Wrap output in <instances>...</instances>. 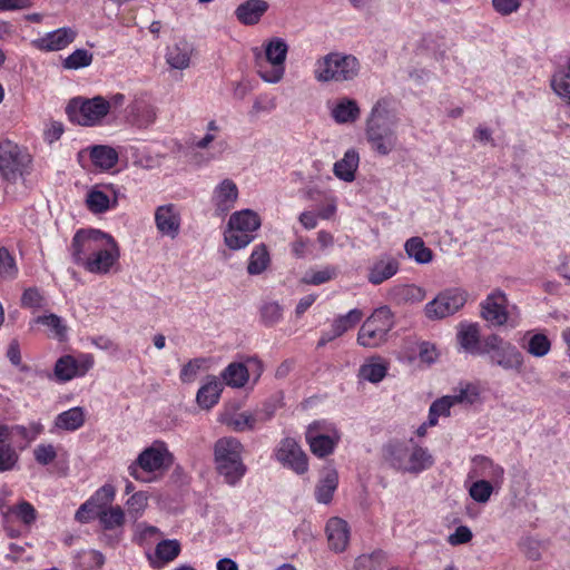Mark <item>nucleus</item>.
<instances>
[{
	"instance_id": "nucleus-1",
	"label": "nucleus",
	"mask_w": 570,
	"mask_h": 570,
	"mask_svg": "<svg viewBox=\"0 0 570 570\" xmlns=\"http://www.w3.org/2000/svg\"><path fill=\"white\" fill-rule=\"evenodd\" d=\"M73 262L97 275L110 273L118 263L120 250L115 238L100 229H79L70 246Z\"/></svg>"
},
{
	"instance_id": "nucleus-34",
	"label": "nucleus",
	"mask_w": 570,
	"mask_h": 570,
	"mask_svg": "<svg viewBox=\"0 0 570 570\" xmlns=\"http://www.w3.org/2000/svg\"><path fill=\"white\" fill-rule=\"evenodd\" d=\"M222 391V383L215 376H210L198 390L196 401L200 407L210 409L218 402Z\"/></svg>"
},
{
	"instance_id": "nucleus-60",
	"label": "nucleus",
	"mask_w": 570,
	"mask_h": 570,
	"mask_svg": "<svg viewBox=\"0 0 570 570\" xmlns=\"http://www.w3.org/2000/svg\"><path fill=\"white\" fill-rule=\"evenodd\" d=\"M7 357L10 363L19 368L20 372L28 373L31 371L30 366L22 363L20 345L17 340H12L7 350Z\"/></svg>"
},
{
	"instance_id": "nucleus-57",
	"label": "nucleus",
	"mask_w": 570,
	"mask_h": 570,
	"mask_svg": "<svg viewBox=\"0 0 570 570\" xmlns=\"http://www.w3.org/2000/svg\"><path fill=\"white\" fill-rule=\"evenodd\" d=\"M277 107L276 97L269 95H259L255 98L252 106L250 115L258 116L263 112H272Z\"/></svg>"
},
{
	"instance_id": "nucleus-41",
	"label": "nucleus",
	"mask_w": 570,
	"mask_h": 570,
	"mask_svg": "<svg viewBox=\"0 0 570 570\" xmlns=\"http://www.w3.org/2000/svg\"><path fill=\"white\" fill-rule=\"evenodd\" d=\"M116 495V489L112 484H104L88 500L87 505H92L97 512L110 507Z\"/></svg>"
},
{
	"instance_id": "nucleus-45",
	"label": "nucleus",
	"mask_w": 570,
	"mask_h": 570,
	"mask_svg": "<svg viewBox=\"0 0 570 570\" xmlns=\"http://www.w3.org/2000/svg\"><path fill=\"white\" fill-rule=\"evenodd\" d=\"M94 56L86 49H76L62 61V67L68 70H77L91 65Z\"/></svg>"
},
{
	"instance_id": "nucleus-37",
	"label": "nucleus",
	"mask_w": 570,
	"mask_h": 570,
	"mask_svg": "<svg viewBox=\"0 0 570 570\" xmlns=\"http://www.w3.org/2000/svg\"><path fill=\"white\" fill-rule=\"evenodd\" d=\"M387 373V364L381 358H371L358 371V376L371 383L381 382Z\"/></svg>"
},
{
	"instance_id": "nucleus-16",
	"label": "nucleus",
	"mask_w": 570,
	"mask_h": 570,
	"mask_svg": "<svg viewBox=\"0 0 570 570\" xmlns=\"http://www.w3.org/2000/svg\"><path fill=\"white\" fill-rule=\"evenodd\" d=\"M274 454L283 466L293 470L297 474H304L308 470L307 455L293 438L283 439L276 446Z\"/></svg>"
},
{
	"instance_id": "nucleus-27",
	"label": "nucleus",
	"mask_w": 570,
	"mask_h": 570,
	"mask_svg": "<svg viewBox=\"0 0 570 570\" xmlns=\"http://www.w3.org/2000/svg\"><path fill=\"white\" fill-rule=\"evenodd\" d=\"M180 543L178 540H161L154 553H148L147 558L154 569H161L167 563L174 561L180 553Z\"/></svg>"
},
{
	"instance_id": "nucleus-38",
	"label": "nucleus",
	"mask_w": 570,
	"mask_h": 570,
	"mask_svg": "<svg viewBox=\"0 0 570 570\" xmlns=\"http://www.w3.org/2000/svg\"><path fill=\"white\" fill-rule=\"evenodd\" d=\"M406 255L417 264H428L433 259L432 250L425 246L421 237H412L404 244Z\"/></svg>"
},
{
	"instance_id": "nucleus-6",
	"label": "nucleus",
	"mask_w": 570,
	"mask_h": 570,
	"mask_svg": "<svg viewBox=\"0 0 570 570\" xmlns=\"http://www.w3.org/2000/svg\"><path fill=\"white\" fill-rule=\"evenodd\" d=\"M385 461L395 470L407 473H419L434 463L428 449L414 443H390L384 449Z\"/></svg>"
},
{
	"instance_id": "nucleus-13",
	"label": "nucleus",
	"mask_w": 570,
	"mask_h": 570,
	"mask_svg": "<svg viewBox=\"0 0 570 570\" xmlns=\"http://www.w3.org/2000/svg\"><path fill=\"white\" fill-rule=\"evenodd\" d=\"M30 155L12 140H0V175L8 181H16L30 164Z\"/></svg>"
},
{
	"instance_id": "nucleus-28",
	"label": "nucleus",
	"mask_w": 570,
	"mask_h": 570,
	"mask_svg": "<svg viewBox=\"0 0 570 570\" xmlns=\"http://www.w3.org/2000/svg\"><path fill=\"white\" fill-rule=\"evenodd\" d=\"M117 205V197L112 190L104 189L101 187H92L86 196V206L94 214H102L107 210L115 208Z\"/></svg>"
},
{
	"instance_id": "nucleus-26",
	"label": "nucleus",
	"mask_w": 570,
	"mask_h": 570,
	"mask_svg": "<svg viewBox=\"0 0 570 570\" xmlns=\"http://www.w3.org/2000/svg\"><path fill=\"white\" fill-rule=\"evenodd\" d=\"M269 4L265 0H246L235 9L236 19L244 26L257 24L267 12Z\"/></svg>"
},
{
	"instance_id": "nucleus-15",
	"label": "nucleus",
	"mask_w": 570,
	"mask_h": 570,
	"mask_svg": "<svg viewBox=\"0 0 570 570\" xmlns=\"http://www.w3.org/2000/svg\"><path fill=\"white\" fill-rule=\"evenodd\" d=\"M468 293L459 287L448 288L438 294L424 307L425 316L430 320H441L459 312L466 303Z\"/></svg>"
},
{
	"instance_id": "nucleus-48",
	"label": "nucleus",
	"mask_w": 570,
	"mask_h": 570,
	"mask_svg": "<svg viewBox=\"0 0 570 570\" xmlns=\"http://www.w3.org/2000/svg\"><path fill=\"white\" fill-rule=\"evenodd\" d=\"M394 294L405 303H419L425 297V291L414 284L401 285L394 288Z\"/></svg>"
},
{
	"instance_id": "nucleus-9",
	"label": "nucleus",
	"mask_w": 570,
	"mask_h": 570,
	"mask_svg": "<svg viewBox=\"0 0 570 570\" xmlns=\"http://www.w3.org/2000/svg\"><path fill=\"white\" fill-rule=\"evenodd\" d=\"M393 326L394 320L390 307L381 306L362 324L357 334V343L364 347H379L387 341V334Z\"/></svg>"
},
{
	"instance_id": "nucleus-47",
	"label": "nucleus",
	"mask_w": 570,
	"mask_h": 570,
	"mask_svg": "<svg viewBox=\"0 0 570 570\" xmlns=\"http://www.w3.org/2000/svg\"><path fill=\"white\" fill-rule=\"evenodd\" d=\"M337 275V268L334 266H325L321 269H309L303 277V282L308 285L324 284Z\"/></svg>"
},
{
	"instance_id": "nucleus-62",
	"label": "nucleus",
	"mask_w": 570,
	"mask_h": 570,
	"mask_svg": "<svg viewBox=\"0 0 570 570\" xmlns=\"http://www.w3.org/2000/svg\"><path fill=\"white\" fill-rule=\"evenodd\" d=\"M148 504V497L145 492L134 493L127 501L128 512L134 513L135 517L140 515Z\"/></svg>"
},
{
	"instance_id": "nucleus-55",
	"label": "nucleus",
	"mask_w": 570,
	"mask_h": 570,
	"mask_svg": "<svg viewBox=\"0 0 570 570\" xmlns=\"http://www.w3.org/2000/svg\"><path fill=\"white\" fill-rule=\"evenodd\" d=\"M35 323L48 326L55 336L59 338H62L66 335L67 327L65 326L62 318L56 314L38 316L35 318Z\"/></svg>"
},
{
	"instance_id": "nucleus-20",
	"label": "nucleus",
	"mask_w": 570,
	"mask_h": 570,
	"mask_svg": "<svg viewBox=\"0 0 570 570\" xmlns=\"http://www.w3.org/2000/svg\"><path fill=\"white\" fill-rule=\"evenodd\" d=\"M155 225L159 234L175 239L181 225L179 208L175 204L158 206L155 210Z\"/></svg>"
},
{
	"instance_id": "nucleus-56",
	"label": "nucleus",
	"mask_w": 570,
	"mask_h": 570,
	"mask_svg": "<svg viewBox=\"0 0 570 570\" xmlns=\"http://www.w3.org/2000/svg\"><path fill=\"white\" fill-rule=\"evenodd\" d=\"M10 514H14L26 525L32 524L37 519L36 509L27 501H21L16 507H11Z\"/></svg>"
},
{
	"instance_id": "nucleus-11",
	"label": "nucleus",
	"mask_w": 570,
	"mask_h": 570,
	"mask_svg": "<svg viewBox=\"0 0 570 570\" xmlns=\"http://www.w3.org/2000/svg\"><path fill=\"white\" fill-rule=\"evenodd\" d=\"M305 439L314 455L325 458L334 452L341 441V433L335 424L325 420H318L307 426Z\"/></svg>"
},
{
	"instance_id": "nucleus-64",
	"label": "nucleus",
	"mask_w": 570,
	"mask_h": 570,
	"mask_svg": "<svg viewBox=\"0 0 570 570\" xmlns=\"http://www.w3.org/2000/svg\"><path fill=\"white\" fill-rule=\"evenodd\" d=\"M472 532L465 525H460L455 531L449 535L448 542L452 546L464 544L471 541Z\"/></svg>"
},
{
	"instance_id": "nucleus-54",
	"label": "nucleus",
	"mask_w": 570,
	"mask_h": 570,
	"mask_svg": "<svg viewBox=\"0 0 570 570\" xmlns=\"http://www.w3.org/2000/svg\"><path fill=\"white\" fill-rule=\"evenodd\" d=\"M17 273L18 268L13 256L6 247H0V277L12 279Z\"/></svg>"
},
{
	"instance_id": "nucleus-24",
	"label": "nucleus",
	"mask_w": 570,
	"mask_h": 570,
	"mask_svg": "<svg viewBox=\"0 0 570 570\" xmlns=\"http://www.w3.org/2000/svg\"><path fill=\"white\" fill-rule=\"evenodd\" d=\"M330 549L335 552H343L350 541V527L347 522L338 517L331 518L325 527Z\"/></svg>"
},
{
	"instance_id": "nucleus-30",
	"label": "nucleus",
	"mask_w": 570,
	"mask_h": 570,
	"mask_svg": "<svg viewBox=\"0 0 570 570\" xmlns=\"http://www.w3.org/2000/svg\"><path fill=\"white\" fill-rule=\"evenodd\" d=\"M458 341L465 352L483 355V340L480 342V327L476 323L461 324Z\"/></svg>"
},
{
	"instance_id": "nucleus-8",
	"label": "nucleus",
	"mask_w": 570,
	"mask_h": 570,
	"mask_svg": "<svg viewBox=\"0 0 570 570\" xmlns=\"http://www.w3.org/2000/svg\"><path fill=\"white\" fill-rule=\"evenodd\" d=\"M261 227L259 216L250 210L235 212L228 219L224 232V242L232 250L245 248L255 239V233Z\"/></svg>"
},
{
	"instance_id": "nucleus-18",
	"label": "nucleus",
	"mask_w": 570,
	"mask_h": 570,
	"mask_svg": "<svg viewBox=\"0 0 570 570\" xmlns=\"http://www.w3.org/2000/svg\"><path fill=\"white\" fill-rule=\"evenodd\" d=\"M94 366V356L90 354L63 355L55 364V376L59 382H68L81 377Z\"/></svg>"
},
{
	"instance_id": "nucleus-14",
	"label": "nucleus",
	"mask_w": 570,
	"mask_h": 570,
	"mask_svg": "<svg viewBox=\"0 0 570 570\" xmlns=\"http://www.w3.org/2000/svg\"><path fill=\"white\" fill-rule=\"evenodd\" d=\"M170 460V454L163 443H155L144 450L129 468V474L137 481L149 482L150 478L145 473H153L161 470Z\"/></svg>"
},
{
	"instance_id": "nucleus-5",
	"label": "nucleus",
	"mask_w": 570,
	"mask_h": 570,
	"mask_svg": "<svg viewBox=\"0 0 570 570\" xmlns=\"http://www.w3.org/2000/svg\"><path fill=\"white\" fill-rule=\"evenodd\" d=\"M395 122L391 119L384 101H377L366 120V138L371 148L381 156L392 153L397 146Z\"/></svg>"
},
{
	"instance_id": "nucleus-49",
	"label": "nucleus",
	"mask_w": 570,
	"mask_h": 570,
	"mask_svg": "<svg viewBox=\"0 0 570 570\" xmlns=\"http://www.w3.org/2000/svg\"><path fill=\"white\" fill-rule=\"evenodd\" d=\"M493 493V483L481 479L473 482L469 488L470 497L478 503H487Z\"/></svg>"
},
{
	"instance_id": "nucleus-40",
	"label": "nucleus",
	"mask_w": 570,
	"mask_h": 570,
	"mask_svg": "<svg viewBox=\"0 0 570 570\" xmlns=\"http://www.w3.org/2000/svg\"><path fill=\"white\" fill-rule=\"evenodd\" d=\"M553 91L570 105V59L563 70L557 71L551 79Z\"/></svg>"
},
{
	"instance_id": "nucleus-52",
	"label": "nucleus",
	"mask_w": 570,
	"mask_h": 570,
	"mask_svg": "<svg viewBox=\"0 0 570 570\" xmlns=\"http://www.w3.org/2000/svg\"><path fill=\"white\" fill-rule=\"evenodd\" d=\"M550 348L549 338L544 334L538 333L529 340L527 351L534 357H543L550 352Z\"/></svg>"
},
{
	"instance_id": "nucleus-4",
	"label": "nucleus",
	"mask_w": 570,
	"mask_h": 570,
	"mask_svg": "<svg viewBox=\"0 0 570 570\" xmlns=\"http://www.w3.org/2000/svg\"><path fill=\"white\" fill-rule=\"evenodd\" d=\"M243 444L235 438L225 436L215 442V468L224 482L230 487L237 485L247 472L243 462Z\"/></svg>"
},
{
	"instance_id": "nucleus-33",
	"label": "nucleus",
	"mask_w": 570,
	"mask_h": 570,
	"mask_svg": "<svg viewBox=\"0 0 570 570\" xmlns=\"http://www.w3.org/2000/svg\"><path fill=\"white\" fill-rule=\"evenodd\" d=\"M89 156L92 164L101 170L112 168L118 161L117 150L106 145H96L90 147Z\"/></svg>"
},
{
	"instance_id": "nucleus-51",
	"label": "nucleus",
	"mask_w": 570,
	"mask_h": 570,
	"mask_svg": "<svg viewBox=\"0 0 570 570\" xmlns=\"http://www.w3.org/2000/svg\"><path fill=\"white\" fill-rule=\"evenodd\" d=\"M47 305L46 297L37 287L27 288L21 296V306L32 311H39Z\"/></svg>"
},
{
	"instance_id": "nucleus-43",
	"label": "nucleus",
	"mask_w": 570,
	"mask_h": 570,
	"mask_svg": "<svg viewBox=\"0 0 570 570\" xmlns=\"http://www.w3.org/2000/svg\"><path fill=\"white\" fill-rule=\"evenodd\" d=\"M386 567V554L379 550L370 554H362L355 560L357 570H383Z\"/></svg>"
},
{
	"instance_id": "nucleus-63",
	"label": "nucleus",
	"mask_w": 570,
	"mask_h": 570,
	"mask_svg": "<svg viewBox=\"0 0 570 570\" xmlns=\"http://www.w3.org/2000/svg\"><path fill=\"white\" fill-rule=\"evenodd\" d=\"M492 4L497 12L509 16L520 8L521 0H492Z\"/></svg>"
},
{
	"instance_id": "nucleus-2",
	"label": "nucleus",
	"mask_w": 570,
	"mask_h": 570,
	"mask_svg": "<svg viewBox=\"0 0 570 570\" xmlns=\"http://www.w3.org/2000/svg\"><path fill=\"white\" fill-rule=\"evenodd\" d=\"M262 48L254 50L256 72L264 82L276 85L285 76L288 43L281 37H272L264 41Z\"/></svg>"
},
{
	"instance_id": "nucleus-58",
	"label": "nucleus",
	"mask_w": 570,
	"mask_h": 570,
	"mask_svg": "<svg viewBox=\"0 0 570 570\" xmlns=\"http://www.w3.org/2000/svg\"><path fill=\"white\" fill-rule=\"evenodd\" d=\"M261 316L266 325H274L281 321L283 308L276 302H267L261 307Z\"/></svg>"
},
{
	"instance_id": "nucleus-3",
	"label": "nucleus",
	"mask_w": 570,
	"mask_h": 570,
	"mask_svg": "<svg viewBox=\"0 0 570 570\" xmlns=\"http://www.w3.org/2000/svg\"><path fill=\"white\" fill-rule=\"evenodd\" d=\"M360 70L361 63L355 56L334 51L316 59L313 76L321 83H342L353 81Z\"/></svg>"
},
{
	"instance_id": "nucleus-25",
	"label": "nucleus",
	"mask_w": 570,
	"mask_h": 570,
	"mask_svg": "<svg viewBox=\"0 0 570 570\" xmlns=\"http://www.w3.org/2000/svg\"><path fill=\"white\" fill-rule=\"evenodd\" d=\"M473 468L470 471L471 478H488L494 485H501L504 478V469L494 463L490 458L476 455L472 459Z\"/></svg>"
},
{
	"instance_id": "nucleus-29",
	"label": "nucleus",
	"mask_w": 570,
	"mask_h": 570,
	"mask_svg": "<svg viewBox=\"0 0 570 570\" xmlns=\"http://www.w3.org/2000/svg\"><path fill=\"white\" fill-rule=\"evenodd\" d=\"M361 116V109L356 100L347 97L337 99L331 108V117L336 124H353Z\"/></svg>"
},
{
	"instance_id": "nucleus-17",
	"label": "nucleus",
	"mask_w": 570,
	"mask_h": 570,
	"mask_svg": "<svg viewBox=\"0 0 570 570\" xmlns=\"http://www.w3.org/2000/svg\"><path fill=\"white\" fill-rule=\"evenodd\" d=\"M250 373L255 381L259 379L263 373V363L259 360L249 357L246 363L233 362L222 372V379L226 385L240 389L248 382Z\"/></svg>"
},
{
	"instance_id": "nucleus-39",
	"label": "nucleus",
	"mask_w": 570,
	"mask_h": 570,
	"mask_svg": "<svg viewBox=\"0 0 570 570\" xmlns=\"http://www.w3.org/2000/svg\"><path fill=\"white\" fill-rule=\"evenodd\" d=\"M271 257L266 245L259 244L254 247L247 265V272L249 275L262 274L269 265Z\"/></svg>"
},
{
	"instance_id": "nucleus-42",
	"label": "nucleus",
	"mask_w": 570,
	"mask_h": 570,
	"mask_svg": "<svg viewBox=\"0 0 570 570\" xmlns=\"http://www.w3.org/2000/svg\"><path fill=\"white\" fill-rule=\"evenodd\" d=\"M98 519L105 529L111 530L124 524L125 512L119 505H110L98 512Z\"/></svg>"
},
{
	"instance_id": "nucleus-53",
	"label": "nucleus",
	"mask_w": 570,
	"mask_h": 570,
	"mask_svg": "<svg viewBox=\"0 0 570 570\" xmlns=\"http://www.w3.org/2000/svg\"><path fill=\"white\" fill-rule=\"evenodd\" d=\"M206 362L207 361L204 357L193 358L189 362H187L180 370V381L183 383H193L196 380L199 371L206 364Z\"/></svg>"
},
{
	"instance_id": "nucleus-19",
	"label": "nucleus",
	"mask_w": 570,
	"mask_h": 570,
	"mask_svg": "<svg viewBox=\"0 0 570 570\" xmlns=\"http://www.w3.org/2000/svg\"><path fill=\"white\" fill-rule=\"evenodd\" d=\"M77 37V31L70 27L58 28L43 36L33 39L31 46L45 52L60 51L71 45Z\"/></svg>"
},
{
	"instance_id": "nucleus-59",
	"label": "nucleus",
	"mask_w": 570,
	"mask_h": 570,
	"mask_svg": "<svg viewBox=\"0 0 570 570\" xmlns=\"http://www.w3.org/2000/svg\"><path fill=\"white\" fill-rule=\"evenodd\" d=\"M452 402L455 404H473L479 396L476 387L468 384L461 387L458 392L450 395Z\"/></svg>"
},
{
	"instance_id": "nucleus-36",
	"label": "nucleus",
	"mask_w": 570,
	"mask_h": 570,
	"mask_svg": "<svg viewBox=\"0 0 570 570\" xmlns=\"http://www.w3.org/2000/svg\"><path fill=\"white\" fill-rule=\"evenodd\" d=\"M85 423V410L80 406L71 407L57 415L55 426L63 431H76Z\"/></svg>"
},
{
	"instance_id": "nucleus-44",
	"label": "nucleus",
	"mask_w": 570,
	"mask_h": 570,
	"mask_svg": "<svg viewBox=\"0 0 570 570\" xmlns=\"http://www.w3.org/2000/svg\"><path fill=\"white\" fill-rule=\"evenodd\" d=\"M363 312L361 309H351L345 315H341L333 321L332 327L335 334L340 337L348 330L353 328L361 322Z\"/></svg>"
},
{
	"instance_id": "nucleus-31",
	"label": "nucleus",
	"mask_w": 570,
	"mask_h": 570,
	"mask_svg": "<svg viewBox=\"0 0 570 570\" xmlns=\"http://www.w3.org/2000/svg\"><path fill=\"white\" fill-rule=\"evenodd\" d=\"M193 45L181 39L167 48L166 61L174 68L184 70L189 67Z\"/></svg>"
},
{
	"instance_id": "nucleus-46",
	"label": "nucleus",
	"mask_w": 570,
	"mask_h": 570,
	"mask_svg": "<svg viewBox=\"0 0 570 570\" xmlns=\"http://www.w3.org/2000/svg\"><path fill=\"white\" fill-rule=\"evenodd\" d=\"M454 405L450 395H445L434 401L429 410L428 424L434 426L438 423L440 416H449L450 410Z\"/></svg>"
},
{
	"instance_id": "nucleus-10",
	"label": "nucleus",
	"mask_w": 570,
	"mask_h": 570,
	"mask_svg": "<svg viewBox=\"0 0 570 570\" xmlns=\"http://www.w3.org/2000/svg\"><path fill=\"white\" fill-rule=\"evenodd\" d=\"M69 119L81 126H96L109 114L110 104L101 96L73 98L66 108Z\"/></svg>"
},
{
	"instance_id": "nucleus-22",
	"label": "nucleus",
	"mask_w": 570,
	"mask_h": 570,
	"mask_svg": "<svg viewBox=\"0 0 570 570\" xmlns=\"http://www.w3.org/2000/svg\"><path fill=\"white\" fill-rule=\"evenodd\" d=\"M400 268L399 261L387 254L379 256L368 267L367 279L373 285H380L392 278Z\"/></svg>"
},
{
	"instance_id": "nucleus-61",
	"label": "nucleus",
	"mask_w": 570,
	"mask_h": 570,
	"mask_svg": "<svg viewBox=\"0 0 570 570\" xmlns=\"http://www.w3.org/2000/svg\"><path fill=\"white\" fill-rule=\"evenodd\" d=\"M33 455L39 464L47 465L57 458V452L52 444H39L35 448Z\"/></svg>"
},
{
	"instance_id": "nucleus-50",
	"label": "nucleus",
	"mask_w": 570,
	"mask_h": 570,
	"mask_svg": "<svg viewBox=\"0 0 570 570\" xmlns=\"http://www.w3.org/2000/svg\"><path fill=\"white\" fill-rule=\"evenodd\" d=\"M19 462V453L11 444H0V473L13 471Z\"/></svg>"
},
{
	"instance_id": "nucleus-7",
	"label": "nucleus",
	"mask_w": 570,
	"mask_h": 570,
	"mask_svg": "<svg viewBox=\"0 0 570 570\" xmlns=\"http://www.w3.org/2000/svg\"><path fill=\"white\" fill-rule=\"evenodd\" d=\"M483 355H487L493 366L507 372L521 373L524 367V356L513 343L498 334L483 338Z\"/></svg>"
},
{
	"instance_id": "nucleus-21",
	"label": "nucleus",
	"mask_w": 570,
	"mask_h": 570,
	"mask_svg": "<svg viewBox=\"0 0 570 570\" xmlns=\"http://www.w3.org/2000/svg\"><path fill=\"white\" fill-rule=\"evenodd\" d=\"M237 198V185L234 180L225 178L214 187L210 203L215 209L216 215L223 216L234 208Z\"/></svg>"
},
{
	"instance_id": "nucleus-23",
	"label": "nucleus",
	"mask_w": 570,
	"mask_h": 570,
	"mask_svg": "<svg viewBox=\"0 0 570 570\" xmlns=\"http://www.w3.org/2000/svg\"><path fill=\"white\" fill-rule=\"evenodd\" d=\"M272 415L273 411L267 412L265 416H262L261 413L254 414L247 411L240 413L226 412L222 414L220 422L236 432H244L254 430L257 422L267 421Z\"/></svg>"
},
{
	"instance_id": "nucleus-35",
	"label": "nucleus",
	"mask_w": 570,
	"mask_h": 570,
	"mask_svg": "<svg viewBox=\"0 0 570 570\" xmlns=\"http://www.w3.org/2000/svg\"><path fill=\"white\" fill-rule=\"evenodd\" d=\"M338 485V475L335 470H327L315 488V498L318 503L327 504Z\"/></svg>"
},
{
	"instance_id": "nucleus-12",
	"label": "nucleus",
	"mask_w": 570,
	"mask_h": 570,
	"mask_svg": "<svg viewBox=\"0 0 570 570\" xmlns=\"http://www.w3.org/2000/svg\"><path fill=\"white\" fill-rule=\"evenodd\" d=\"M481 316L491 326L515 327L518 320L514 315L515 306H510L507 295L501 291H493L480 304Z\"/></svg>"
},
{
	"instance_id": "nucleus-32",
	"label": "nucleus",
	"mask_w": 570,
	"mask_h": 570,
	"mask_svg": "<svg viewBox=\"0 0 570 570\" xmlns=\"http://www.w3.org/2000/svg\"><path fill=\"white\" fill-rule=\"evenodd\" d=\"M358 153L351 148L345 151L342 159L334 164L333 173L338 179L351 183L355 179V173L358 168Z\"/></svg>"
}]
</instances>
